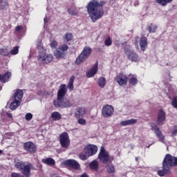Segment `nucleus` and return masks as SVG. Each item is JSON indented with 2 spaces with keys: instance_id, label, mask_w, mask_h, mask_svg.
<instances>
[{
  "instance_id": "obj_20",
  "label": "nucleus",
  "mask_w": 177,
  "mask_h": 177,
  "mask_svg": "<svg viewBox=\"0 0 177 177\" xmlns=\"http://www.w3.org/2000/svg\"><path fill=\"white\" fill-rule=\"evenodd\" d=\"M140 46L141 48V50L145 52L146 48H147V38L141 37L140 39Z\"/></svg>"
},
{
  "instance_id": "obj_19",
  "label": "nucleus",
  "mask_w": 177,
  "mask_h": 177,
  "mask_svg": "<svg viewBox=\"0 0 177 177\" xmlns=\"http://www.w3.org/2000/svg\"><path fill=\"white\" fill-rule=\"evenodd\" d=\"M164 121H165V112L162 110H160L156 122L158 125H162Z\"/></svg>"
},
{
  "instance_id": "obj_54",
  "label": "nucleus",
  "mask_w": 177,
  "mask_h": 177,
  "mask_svg": "<svg viewBox=\"0 0 177 177\" xmlns=\"http://www.w3.org/2000/svg\"><path fill=\"white\" fill-rule=\"evenodd\" d=\"M68 12L71 13V15H74V13L70 12V10H68Z\"/></svg>"
},
{
  "instance_id": "obj_12",
  "label": "nucleus",
  "mask_w": 177,
  "mask_h": 177,
  "mask_svg": "<svg viewBox=\"0 0 177 177\" xmlns=\"http://www.w3.org/2000/svg\"><path fill=\"white\" fill-rule=\"evenodd\" d=\"M64 165L69 168H73V169H80V163H78L77 160L73 159H68L64 161Z\"/></svg>"
},
{
  "instance_id": "obj_34",
  "label": "nucleus",
  "mask_w": 177,
  "mask_h": 177,
  "mask_svg": "<svg viewBox=\"0 0 177 177\" xmlns=\"http://www.w3.org/2000/svg\"><path fill=\"white\" fill-rule=\"evenodd\" d=\"M89 157V155L84 151V152L81 153L79 155V158L80 160H82L83 161H85V160H88V158Z\"/></svg>"
},
{
  "instance_id": "obj_2",
  "label": "nucleus",
  "mask_w": 177,
  "mask_h": 177,
  "mask_svg": "<svg viewBox=\"0 0 177 177\" xmlns=\"http://www.w3.org/2000/svg\"><path fill=\"white\" fill-rule=\"evenodd\" d=\"M67 93V86L66 84H62L57 92V100L53 101V104L57 109H68L73 107V104L70 100L64 97Z\"/></svg>"
},
{
  "instance_id": "obj_56",
  "label": "nucleus",
  "mask_w": 177,
  "mask_h": 177,
  "mask_svg": "<svg viewBox=\"0 0 177 177\" xmlns=\"http://www.w3.org/2000/svg\"><path fill=\"white\" fill-rule=\"evenodd\" d=\"M0 89H2V87L0 86Z\"/></svg>"
},
{
  "instance_id": "obj_32",
  "label": "nucleus",
  "mask_w": 177,
  "mask_h": 177,
  "mask_svg": "<svg viewBox=\"0 0 177 177\" xmlns=\"http://www.w3.org/2000/svg\"><path fill=\"white\" fill-rule=\"evenodd\" d=\"M98 85L100 88H104L106 86V78L101 77L98 79Z\"/></svg>"
},
{
  "instance_id": "obj_37",
  "label": "nucleus",
  "mask_w": 177,
  "mask_h": 177,
  "mask_svg": "<svg viewBox=\"0 0 177 177\" xmlns=\"http://www.w3.org/2000/svg\"><path fill=\"white\" fill-rule=\"evenodd\" d=\"M0 55L1 56H9V51L6 48H0Z\"/></svg>"
},
{
  "instance_id": "obj_39",
  "label": "nucleus",
  "mask_w": 177,
  "mask_h": 177,
  "mask_svg": "<svg viewBox=\"0 0 177 177\" xmlns=\"http://www.w3.org/2000/svg\"><path fill=\"white\" fill-rule=\"evenodd\" d=\"M77 123L80 125H86V120L82 118H77Z\"/></svg>"
},
{
  "instance_id": "obj_49",
  "label": "nucleus",
  "mask_w": 177,
  "mask_h": 177,
  "mask_svg": "<svg viewBox=\"0 0 177 177\" xmlns=\"http://www.w3.org/2000/svg\"><path fill=\"white\" fill-rule=\"evenodd\" d=\"M44 20V24H46V23L49 22V18L48 17H45Z\"/></svg>"
},
{
  "instance_id": "obj_48",
  "label": "nucleus",
  "mask_w": 177,
  "mask_h": 177,
  "mask_svg": "<svg viewBox=\"0 0 177 177\" xmlns=\"http://www.w3.org/2000/svg\"><path fill=\"white\" fill-rule=\"evenodd\" d=\"M11 177H23V175L18 173H12Z\"/></svg>"
},
{
  "instance_id": "obj_29",
  "label": "nucleus",
  "mask_w": 177,
  "mask_h": 177,
  "mask_svg": "<svg viewBox=\"0 0 177 177\" xmlns=\"http://www.w3.org/2000/svg\"><path fill=\"white\" fill-rule=\"evenodd\" d=\"M54 56H55L57 59H62L66 56V53L58 49L54 53Z\"/></svg>"
},
{
  "instance_id": "obj_23",
  "label": "nucleus",
  "mask_w": 177,
  "mask_h": 177,
  "mask_svg": "<svg viewBox=\"0 0 177 177\" xmlns=\"http://www.w3.org/2000/svg\"><path fill=\"white\" fill-rule=\"evenodd\" d=\"M23 91L17 90L14 95V100H18L19 102H21V99H23Z\"/></svg>"
},
{
  "instance_id": "obj_17",
  "label": "nucleus",
  "mask_w": 177,
  "mask_h": 177,
  "mask_svg": "<svg viewBox=\"0 0 177 177\" xmlns=\"http://www.w3.org/2000/svg\"><path fill=\"white\" fill-rule=\"evenodd\" d=\"M85 114H86V110L85 108L79 107L75 110L74 115L75 118H82Z\"/></svg>"
},
{
  "instance_id": "obj_7",
  "label": "nucleus",
  "mask_w": 177,
  "mask_h": 177,
  "mask_svg": "<svg viewBox=\"0 0 177 177\" xmlns=\"http://www.w3.org/2000/svg\"><path fill=\"white\" fill-rule=\"evenodd\" d=\"M162 165H165V167H167V168L169 169H171V167H176L177 158L171 156V154H167L163 160Z\"/></svg>"
},
{
  "instance_id": "obj_6",
  "label": "nucleus",
  "mask_w": 177,
  "mask_h": 177,
  "mask_svg": "<svg viewBox=\"0 0 177 177\" xmlns=\"http://www.w3.org/2000/svg\"><path fill=\"white\" fill-rule=\"evenodd\" d=\"M91 53H92V48L88 46L84 47L82 53L76 58L75 64H81L82 63H84V62L91 56Z\"/></svg>"
},
{
  "instance_id": "obj_36",
  "label": "nucleus",
  "mask_w": 177,
  "mask_h": 177,
  "mask_svg": "<svg viewBox=\"0 0 177 177\" xmlns=\"http://www.w3.org/2000/svg\"><path fill=\"white\" fill-rule=\"evenodd\" d=\"M64 39H65V41H66L67 42H70V41L73 39V34L71 33L65 34L64 37Z\"/></svg>"
},
{
  "instance_id": "obj_51",
  "label": "nucleus",
  "mask_w": 177,
  "mask_h": 177,
  "mask_svg": "<svg viewBox=\"0 0 177 177\" xmlns=\"http://www.w3.org/2000/svg\"><path fill=\"white\" fill-rule=\"evenodd\" d=\"M50 177H60V176L57 174H53L51 175Z\"/></svg>"
},
{
  "instance_id": "obj_40",
  "label": "nucleus",
  "mask_w": 177,
  "mask_h": 177,
  "mask_svg": "<svg viewBox=\"0 0 177 177\" xmlns=\"http://www.w3.org/2000/svg\"><path fill=\"white\" fill-rule=\"evenodd\" d=\"M19 46L14 47L10 52V55H17L19 53Z\"/></svg>"
},
{
  "instance_id": "obj_4",
  "label": "nucleus",
  "mask_w": 177,
  "mask_h": 177,
  "mask_svg": "<svg viewBox=\"0 0 177 177\" xmlns=\"http://www.w3.org/2000/svg\"><path fill=\"white\" fill-rule=\"evenodd\" d=\"M15 166L17 169H20L21 174H23L24 176H31V169L32 168V165L31 163H24L22 161H19L15 162Z\"/></svg>"
},
{
  "instance_id": "obj_13",
  "label": "nucleus",
  "mask_w": 177,
  "mask_h": 177,
  "mask_svg": "<svg viewBox=\"0 0 177 177\" xmlns=\"http://www.w3.org/2000/svg\"><path fill=\"white\" fill-rule=\"evenodd\" d=\"M84 153L88 154L89 157L91 156H95L97 153V147L96 145H90L84 148Z\"/></svg>"
},
{
  "instance_id": "obj_5",
  "label": "nucleus",
  "mask_w": 177,
  "mask_h": 177,
  "mask_svg": "<svg viewBox=\"0 0 177 177\" xmlns=\"http://www.w3.org/2000/svg\"><path fill=\"white\" fill-rule=\"evenodd\" d=\"M98 158L102 164H108V162H113L114 157L110 156L109 151L104 149V147H101Z\"/></svg>"
},
{
  "instance_id": "obj_38",
  "label": "nucleus",
  "mask_w": 177,
  "mask_h": 177,
  "mask_svg": "<svg viewBox=\"0 0 177 177\" xmlns=\"http://www.w3.org/2000/svg\"><path fill=\"white\" fill-rule=\"evenodd\" d=\"M112 44H113V40L110 37H107L104 40V45H105V46H111Z\"/></svg>"
},
{
  "instance_id": "obj_31",
  "label": "nucleus",
  "mask_w": 177,
  "mask_h": 177,
  "mask_svg": "<svg viewBox=\"0 0 177 177\" xmlns=\"http://www.w3.org/2000/svg\"><path fill=\"white\" fill-rule=\"evenodd\" d=\"M174 0H156V3H158L161 6H167L168 3H171Z\"/></svg>"
},
{
  "instance_id": "obj_22",
  "label": "nucleus",
  "mask_w": 177,
  "mask_h": 177,
  "mask_svg": "<svg viewBox=\"0 0 177 177\" xmlns=\"http://www.w3.org/2000/svg\"><path fill=\"white\" fill-rule=\"evenodd\" d=\"M88 167L90 169H92V171H98L99 162H97V160H93L91 162L89 163Z\"/></svg>"
},
{
  "instance_id": "obj_24",
  "label": "nucleus",
  "mask_w": 177,
  "mask_h": 177,
  "mask_svg": "<svg viewBox=\"0 0 177 177\" xmlns=\"http://www.w3.org/2000/svg\"><path fill=\"white\" fill-rule=\"evenodd\" d=\"M75 77H74V76H71L70 80H69L67 87L68 88L70 92H72V91H74V81H75Z\"/></svg>"
},
{
  "instance_id": "obj_30",
  "label": "nucleus",
  "mask_w": 177,
  "mask_h": 177,
  "mask_svg": "<svg viewBox=\"0 0 177 177\" xmlns=\"http://www.w3.org/2000/svg\"><path fill=\"white\" fill-rule=\"evenodd\" d=\"M20 103H21V101L14 100V101L11 103L10 106V110H16V109H17V107L20 106Z\"/></svg>"
},
{
  "instance_id": "obj_1",
  "label": "nucleus",
  "mask_w": 177,
  "mask_h": 177,
  "mask_svg": "<svg viewBox=\"0 0 177 177\" xmlns=\"http://www.w3.org/2000/svg\"><path fill=\"white\" fill-rule=\"evenodd\" d=\"M104 5L103 1L99 2L97 0H93L88 3L87 12L93 23H96L99 19L103 17V15H104V11L103 10Z\"/></svg>"
},
{
  "instance_id": "obj_15",
  "label": "nucleus",
  "mask_w": 177,
  "mask_h": 177,
  "mask_svg": "<svg viewBox=\"0 0 177 177\" xmlns=\"http://www.w3.org/2000/svg\"><path fill=\"white\" fill-rule=\"evenodd\" d=\"M24 149L26 150V151H29V153H35L37 147H35L34 143L28 142L24 144Z\"/></svg>"
},
{
  "instance_id": "obj_28",
  "label": "nucleus",
  "mask_w": 177,
  "mask_h": 177,
  "mask_svg": "<svg viewBox=\"0 0 177 177\" xmlns=\"http://www.w3.org/2000/svg\"><path fill=\"white\" fill-rule=\"evenodd\" d=\"M51 118H53L54 121H59V120H62V115L57 111H54L51 114Z\"/></svg>"
},
{
  "instance_id": "obj_41",
  "label": "nucleus",
  "mask_w": 177,
  "mask_h": 177,
  "mask_svg": "<svg viewBox=\"0 0 177 177\" xmlns=\"http://www.w3.org/2000/svg\"><path fill=\"white\" fill-rule=\"evenodd\" d=\"M156 30H157L156 25H151L148 27V30L149 32H156Z\"/></svg>"
},
{
  "instance_id": "obj_21",
  "label": "nucleus",
  "mask_w": 177,
  "mask_h": 177,
  "mask_svg": "<svg viewBox=\"0 0 177 177\" xmlns=\"http://www.w3.org/2000/svg\"><path fill=\"white\" fill-rule=\"evenodd\" d=\"M138 122V120L136 119H131L128 120H124L120 122L121 127H127L128 125H133V124H136Z\"/></svg>"
},
{
  "instance_id": "obj_18",
  "label": "nucleus",
  "mask_w": 177,
  "mask_h": 177,
  "mask_svg": "<svg viewBox=\"0 0 177 177\" xmlns=\"http://www.w3.org/2000/svg\"><path fill=\"white\" fill-rule=\"evenodd\" d=\"M96 73H97V62L86 72V77L92 78V77H95Z\"/></svg>"
},
{
  "instance_id": "obj_35",
  "label": "nucleus",
  "mask_w": 177,
  "mask_h": 177,
  "mask_svg": "<svg viewBox=\"0 0 177 177\" xmlns=\"http://www.w3.org/2000/svg\"><path fill=\"white\" fill-rule=\"evenodd\" d=\"M59 50H61L62 52H64V53H66V52H67V50H68V46L66 44L60 46L58 48Z\"/></svg>"
},
{
  "instance_id": "obj_9",
  "label": "nucleus",
  "mask_w": 177,
  "mask_h": 177,
  "mask_svg": "<svg viewBox=\"0 0 177 177\" xmlns=\"http://www.w3.org/2000/svg\"><path fill=\"white\" fill-rule=\"evenodd\" d=\"M125 55L129 60L131 62H134L136 63L137 62H139L140 57L139 55L136 53L135 51L133 50H127L125 51Z\"/></svg>"
},
{
  "instance_id": "obj_45",
  "label": "nucleus",
  "mask_w": 177,
  "mask_h": 177,
  "mask_svg": "<svg viewBox=\"0 0 177 177\" xmlns=\"http://www.w3.org/2000/svg\"><path fill=\"white\" fill-rule=\"evenodd\" d=\"M50 47L53 49H55V48H57V41H56V40H53L50 43Z\"/></svg>"
},
{
  "instance_id": "obj_8",
  "label": "nucleus",
  "mask_w": 177,
  "mask_h": 177,
  "mask_svg": "<svg viewBox=\"0 0 177 177\" xmlns=\"http://www.w3.org/2000/svg\"><path fill=\"white\" fill-rule=\"evenodd\" d=\"M59 142L62 149H68V147L70 146L68 133L64 132L59 136Z\"/></svg>"
},
{
  "instance_id": "obj_3",
  "label": "nucleus",
  "mask_w": 177,
  "mask_h": 177,
  "mask_svg": "<svg viewBox=\"0 0 177 177\" xmlns=\"http://www.w3.org/2000/svg\"><path fill=\"white\" fill-rule=\"evenodd\" d=\"M37 48L39 51L38 62L43 63V64H49L53 60V55L52 54H46V50L42 45V38L37 40Z\"/></svg>"
},
{
  "instance_id": "obj_26",
  "label": "nucleus",
  "mask_w": 177,
  "mask_h": 177,
  "mask_svg": "<svg viewBox=\"0 0 177 177\" xmlns=\"http://www.w3.org/2000/svg\"><path fill=\"white\" fill-rule=\"evenodd\" d=\"M10 75H12L10 73H6V74L0 75L1 82H8V80L10 78Z\"/></svg>"
},
{
  "instance_id": "obj_11",
  "label": "nucleus",
  "mask_w": 177,
  "mask_h": 177,
  "mask_svg": "<svg viewBox=\"0 0 177 177\" xmlns=\"http://www.w3.org/2000/svg\"><path fill=\"white\" fill-rule=\"evenodd\" d=\"M102 113L103 117L109 118L114 113V108L111 105H105L102 108Z\"/></svg>"
},
{
  "instance_id": "obj_16",
  "label": "nucleus",
  "mask_w": 177,
  "mask_h": 177,
  "mask_svg": "<svg viewBox=\"0 0 177 177\" xmlns=\"http://www.w3.org/2000/svg\"><path fill=\"white\" fill-rule=\"evenodd\" d=\"M169 174H171V169L165 166V165H162V169L158 171V175L161 177L167 176Z\"/></svg>"
},
{
  "instance_id": "obj_42",
  "label": "nucleus",
  "mask_w": 177,
  "mask_h": 177,
  "mask_svg": "<svg viewBox=\"0 0 177 177\" xmlns=\"http://www.w3.org/2000/svg\"><path fill=\"white\" fill-rule=\"evenodd\" d=\"M32 114L31 113H28L25 115V120H26V121H31V120H32Z\"/></svg>"
},
{
  "instance_id": "obj_53",
  "label": "nucleus",
  "mask_w": 177,
  "mask_h": 177,
  "mask_svg": "<svg viewBox=\"0 0 177 177\" xmlns=\"http://www.w3.org/2000/svg\"><path fill=\"white\" fill-rule=\"evenodd\" d=\"M2 153H3V151L0 150V156H1V154H2Z\"/></svg>"
},
{
  "instance_id": "obj_27",
  "label": "nucleus",
  "mask_w": 177,
  "mask_h": 177,
  "mask_svg": "<svg viewBox=\"0 0 177 177\" xmlns=\"http://www.w3.org/2000/svg\"><path fill=\"white\" fill-rule=\"evenodd\" d=\"M106 168L108 174H114L115 172V167L111 162H108Z\"/></svg>"
},
{
  "instance_id": "obj_43",
  "label": "nucleus",
  "mask_w": 177,
  "mask_h": 177,
  "mask_svg": "<svg viewBox=\"0 0 177 177\" xmlns=\"http://www.w3.org/2000/svg\"><path fill=\"white\" fill-rule=\"evenodd\" d=\"M129 82L131 85H136L138 84V79L136 77H131Z\"/></svg>"
},
{
  "instance_id": "obj_46",
  "label": "nucleus",
  "mask_w": 177,
  "mask_h": 177,
  "mask_svg": "<svg viewBox=\"0 0 177 177\" xmlns=\"http://www.w3.org/2000/svg\"><path fill=\"white\" fill-rule=\"evenodd\" d=\"M23 31V26H17L15 28V32H21Z\"/></svg>"
},
{
  "instance_id": "obj_50",
  "label": "nucleus",
  "mask_w": 177,
  "mask_h": 177,
  "mask_svg": "<svg viewBox=\"0 0 177 177\" xmlns=\"http://www.w3.org/2000/svg\"><path fill=\"white\" fill-rule=\"evenodd\" d=\"M7 116L8 117V118H12V113H6Z\"/></svg>"
},
{
  "instance_id": "obj_10",
  "label": "nucleus",
  "mask_w": 177,
  "mask_h": 177,
  "mask_svg": "<svg viewBox=\"0 0 177 177\" xmlns=\"http://www.w3.org/2000/svg\"><path fill=\"white\" fill-rule=\"evenodd\" d=\"M151 131H153L156 133L157 138H159L160 142H162V143H165V142L164 141L165 138L164 137V135H162V133L161 132V131H160V129L158 128V127H157L156 124L152 123L151 124Z\"/></svg>"
},
{
  "instance_id": "obj_52",
  "label": "nucleus",
  "mask_w": 177,
  "mask_h": 177,
  "mask_svg": "<svg viewBox=\"0 0 177 177\" xmlns=\"http://www.w3.org/2000/svg\"><path fill=\"white\" fill-rule=\"evenodd\" d=\"M80 177H89V176L88 174H86V173H84V174H82L80 176Z\"/></svg>"
},
{
  "instance_id": "obj_14",
  "label": "nucleus",
  "mask_w": 177,
  "mask_h": 177,
  "mask_svg": "<svg viewBox=\"0 0 177 177\" xmlns=\"http://www.w3.org/2000/svg\"><path fill=\"white\" fill-rule=\"evenodd\" d=\"M116 82L119 85L122 86L123 85H127V82H128V77L127 75L121 73L116 76Z\"/></svg>"
},
{
  "instance_id": "obj_57",
  "label": "nucleus",
  "mask_w": 177,
  "mask_h": 177,
  "mask_svg": "<svg viewBox=\"0 0 177 177\" xmlns=\"http://www.w3.org/2000/svg\"><path fill=\"white\" fill-rule=\"evenodd\" d=\"M23 177H24V176H23Z\"/></svg>"
},
{
  "instance_id": "obj_44",
  "label": "nucleus",
  "mask_w": 177,
  "mask_h": 177,
  "mask_svg": "<svg viewBox=\"0 0 177 177\" xmlns=\"http://www.w3.org/2000/svg\"><path fill=\"white\" fill-rule=\"evenodd\" d=\"M171 106L174 109H177V97H174L171 101Z\"/></svg>"
},
{
  "instance_id": "obj_33",
  "label": "nucleus",
  "mask_w": 177,
  "mask_h": 177,
  "mask_svg": "<svg viewBox=\"0 0 177 177\" xmlns=\"http://www.w3.org/2000/svg\"><path fill=\"white\" fill-rule=\"evenodd\" d=\"M8 8V0H0V9H6Z\"/></svg>"
},
{
  "instance_id": "obj_25",
  "label": "nucleus",
  "mask_w": 177,
  "mask_h": 177,
  "mask_svg": "<svg viewBox=\"0 0 177 177\" xmlns=\"http://www.w3.org/2000/svg\"><path fill=\"white\" fill-rule=\"evenodd\" d=\"M41 161L43 164H46V165H55L56 164V162L52 158L42 159Z\"/></svg>"
},
{
  "instance_id": "obj_47",
  "label": "nucleus",
  "mask_w": 177,
  "mask_h": 177,
  "mask_svg": "<svg viewBox=\"0 0 177 177\" xmlns=\"http://www.w3.org/2000/svg\"><path fill=\"white\" fill-rule=\"evenodd\" d=\"M171 135H173V136H176V135H177V126L174 127V130L171 131Z\"/></svg>"
},
{
  "instance_id": "obj_55",
  "label": "nucleus",
  "mask_w": 177,
  "mask_h": 177,
  "mask_svg": "<svg viewBox=\"0 0 177 177\" xmlns=\"http://www.w3.org/2000/svg\"><path fill=\"white\" fill-rule=\"evenodd\" d=\"M136 160L138 161V158H136Z\"/></svg>"
}]
</instances>
